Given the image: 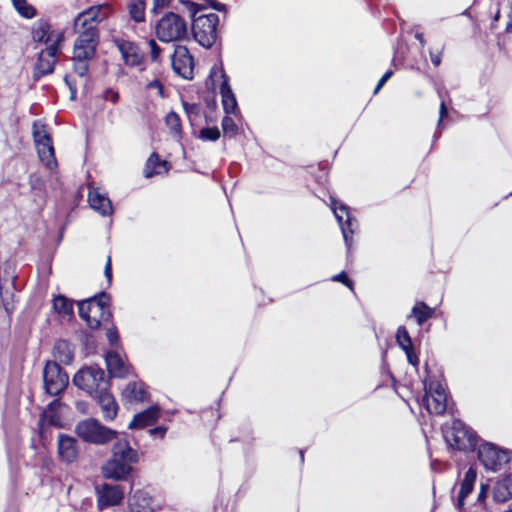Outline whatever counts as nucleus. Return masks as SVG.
<instances>
[{"label":"nucleus","mask_w":512,"mask_h":512,"mask_svg":"<svg viewBox=\"0 0 512 512\" xmlns=\"http://www.w3.org/2000/svg\"><path fill=\"white\" fill-rule=\"evenodd\" d=\"M139 455L126 439H118L112 448V457L102 467L105 478L116 481L125 480L132 472V465L137 463Z\"/></svg>","instance_id":"f257e3e1"},{"label":"nucleus","mask_w":512,"mask_h":512,"mask_svg":"<svg viewBox=\"0 0 512 512\" xmlns=\"http://www.w3.org/2000/svg\"><path fill=\"white\" fill-rule=\"evenodd\" d=\"M186 9L190 13L192 20V33L194 39L203 47L210 48L217 39V26L219 17L215 13L196 16L199 11L197 4L184 1Z\"/></svg>","instance_id":"f03ea898"},{"label":"nucleus","mask_w":512,"mask_h":512,"mask_svg":"<svg viewBox=\"0 0 512 512\" xmlns=\"http://www.w3.org/2000/svg\"><path fill=\"white\" fill-rule=\"evenodd\" d=\"M78 33L79 36L74 43L72 59L74 71L83 77L88 71L89 61L95 55L98 45V32L89 28L88 30H80Z\"/></svg>","instance_id":"7ed1b4c3"},{"label":"nucleus","mask_w":512,"mask_h":512,"mask_svg":"<svg viewBox=\"0 0 512 512\" xmlns=\"http://www.w3.org/2000/svg\"><path fill=\"white\" fill-rule=\"evenodd\" d=\"M75 433L87 443L105 445L113 440H118L119 433L102 425L94 418H88L78 422L75 426Z\"/></svg>","instance_id":"20e7f679"},{"label":"nucleus","mask_w":512,"mask_h":512,"mask_svg":"<svg viewBox=\"0 0 512 512\" xmlns=\"http://www.w3.org/2000/svg\"><path fill=\"white\" fill-rule=\"evenodd\" d=\"M443 437L449 447L457 450H474L477 447V436L462 421L453 420L442 428Z\"/></svg>","instance_id":"39448f33"},{"label":"nucleus","mask_w":512,"mask_h":512,"mask_svg":"<svg viewBox=\"0 0 512 512\" xmlns=\"http://www.w3.org/2000/svg\"><path fill=\"white\" fill-rule=\"evenodd\" d=\"M156 36L161 42L184 40L188 35V27L182 17L173 12L165 13L156 23Z\"/></svg>","instance_id":"423d86ee"},{"label":"nucleus","mask_w":512,"mask_h":512,"mask_svg":"<svg viewBox=\"0 0 512 512\" xmlns=\"http://www.w3.org/2000/svg\"><path fill=\"white\" fill-rule=\"evenodd\" d=\"M31 37L35 43L46 45L43 50L60 52L65 33L64 30L54 28L47 20L39 19L32 25Z\"/></svg>","instance_id":"0eeeda50"},{"label":"nucleus","mask_w":512,"mask_h":512,"mask_svg":"<svg viewBox=\"0 0 512 512\" xmlns=\"http://www.w3.org/2000/svg\"><path fill=\"white\" fill-rule=\"evenodd\" d=\"M73 383L91 396L108 388L105 373L97 366H89L79 370L73 377Z\"/></svg>","instance_id":"6e6552de"},{"label":"nucleus","mask_w":512,"mask_h":512,"mask_svg":"<svg viewBox=\"0 0 512 512\" xmlns=\"http://www.w3.org/2000/svg\"><path fill=\"white\" fill-rule=\"evenodd\" d=\"M32 134L40 161L47 169L51 171L55 170L57 168V160L55 158L52 139L46 126L40 122H35L33 124Z\"/></svg>","instance_id":"1a4fd4ad"},{"label":"nucleus","mask_w":512,"mask_h":512,"mask_svg":"<svg viewBox=\"0 0 512 512\" xmlns=\"http://www.w3.org/2000/svg\"><path fill=\"white\" fill-rule=\"evenodd\" d=\"M425 395L422 403L430 414L440 415L447 408V394L445 387L436 380H426L424 382Z\"/></svg>","instance_id":"9d476101"},{"label":"nucleus","mask_w":512,"mask_h":512,"mask_svg":"<svg viewBox=\"0 0 512 512\" xmlns=\"http://www.w3.org/2000/svg\"><path fill=\"white\" fill-rule=\"evenodd\" d=\"M44 388L51 396L59 395L68 385V375L56 361H48L43 371Z\"/></svg>","instance_id":"9b49d317"},{"label":"nucleus","mask_w":512,"mask_h":512,"mask_svg":"<svg viewBox=\"0 0 512 512\" xmlns=\"http://www.w3.org/2000/svg\"><path fill=\"white\" fill-rule=\"evenodd\" d=\"M478 459L487 470L497 471L509 461L505 450L493 443L484 442L478 447Z\"/></svg>","instance_id":"f8f14e48"},{"label":"nucleus","mask_w":512,"mask_h":512,"mask_svg":"<svg viewBox=\"0 0 512 512\" xmlns=\"http://www.w3.org/2000/svg\"><path fill=\"white\" fill-rule=\"evenodd\" d=\"M331 208L341 228L345 244L349 249L352 245V236L358 226L357 220L351 216L348 207L343 203L332 199Z\"/></svg>","instance_id":"ddd939ff"},{"label":"nucleus","mask_w":512,"mask_h":512,"mask_svg":"<svg viewBox=\"0 0 512 512\" xmlns=\"http://www.w3.org/2000/svg\"><path fill=\"white\" fill-rule=\"evenodd\" d=\"M108 8L101 6H94L88 10L80 13L74 20L75 32L80 30H88L91 28L94 32H98L96 25L107 17Z\"/></svg>","instance_id":"4468645a"},{"label":"nucleus","mask_w":512,"mask_h":512,"mask_svg":"<svg viewBox=\"0 0 512 512\" xmlns=\"http://www.w3.org/2000/svg\"><path fill=\"white\" fill-rule=\"evenodd\" d=\"M173 70L185 79L192 78L194 61L187 47L178 45L171 57Z\"/></svg>","instance_id":"2eb2a0df"},{"label":"nucleus","mask_w":512,"mask_h":512,"mask_svg":"<svg viewBox=\"0 0 512 512\" xmlns=\"http://www.w3.org/2000/svg\"><path fill=\"white\" fill-rule=\"evenodd\" d=\"M213 73L215 75L219 74L220 78L222 79L220 86H219V92L221 95V102H222V106H223L225 113L237 116L240 113V111L238 108L235 94L233 93V91L231 89V86L229 84L228 77H227L225 71L222 68H218Z\"/></svg>","instance_id":"dca6fc26"},{"label":"nucleus","mask_w":512,"mask_h":512,"mask_svg":"<svg viewBox=\"0 0 512 512\" xmlns=\"http://www.w3.org/2000/svg\"><path fill=\"white\" fill-rule=\"evenodd\" d=\"M98 506L100 509L120 504L124 491L120 485L103 484L97 488Z\"/></svg>","instance_id":"f3484780"},{"label":"nucleus","mask_w":512,"mask_h":512,"mask_svg":"<svg viewBox=\"0 0 512 512\" xmlns=\"http://www.w3.org/2000/svg\"><path fill=\"white\" fill-rule=\"evenodd\" d=\"M57 451L59 458L67 463H73L77 460L79 449L77 440L65 434H59L57 438Z\"/></svg>","instance_id":"a211bd4d"},{"label":"nucleus","mask_w":512,"mask_h":512,"mask_svg":"<svg viewBox=\"0 0 512 512\" xmlns=\"http://www.w3.org/2000/svg\"><path fill=\"white\" fill-rule=\"evenodd\" d=\"M108 296L102 292L98 295L95 305L92 306L91 315L88 318L87 325L91 329L98 328L102 322L109 321L111 313L107 306Z\"/></svg>","instance_id":"6ab92c4d"},{"label":"nucleus","mask_w":512,"mask_h":512,"mask_svg":"<svg viewBox=\"0 0 512 512\" xmlns=\"http://www.w3.org/2000/svg\"><path fill=\"white\" fill-rule=\"evenodd\" d=\"M60 52L41 50L38 54L37 62L34 66L33 76L35 79L51 74L54 71L57 62V56Z\"/></svg>","instance_id":"aec40b11"},{"label":"nucleus","mask_w":512,"mask_h":512,"mask_svg":"<svg viewBox=\"0 0 512 512\" xmlns=\"http://www.w3.org/2000/svg\"><path fill=\"white\" fill-rule=\"evenodd\" d=\"M476 477L475 469L470 467L460 483L458 495L454 500V507L458 512H465V499L473 491Z\"/></svg>","instance_id":"412c9836"},{"label":"nucleus","mask_w":512,"mask_h":512,"mask_svg":"<svg viewBox=\"0 0 512 512\" xmlns=\"http://www.w3.org/2000/svg\"><path fill=\"white\" fill-rule=\"evenodd\" d=\"M88 202L90 207L101 216H110L113 213L111 200L98 188L89 187Z\"/></svg>","instance_id":"4be33fe9"},{"label":"nucleus","mask_w":512,"mask_h":512,"mask_svg":"<svg viewBox=\"0 0 512 512\" xmlns=\"http://www.w3.org/2000/svg\"><path fill=\"white\" fill-rule=\"evenodd\" d=\"M160 407L158 405H152L134 415L131 422L128 424L129 429H143L156 423L160 417Z\"/></svg>","instance_id":"5701e85b"},{"label":"nucleus","mask_w":512,"mask_h":512,"mask_svg":"<svg viewBox=\"0 0 512 512\" xmlns=\"http://www.w3.org/2000/svg\"><path fill=\"white\" fill-rule=\"evenodd\" d=\"M116 44L127 65L138 66L142 63L143 53L135 43L126 40H118Z\"/></svg>","instance_id":"b1692460"},{"label":"nucleus","mask_w":512,"mask_h":512,"mask_svg":"<svg viewBox=\"0 0 512 512\" xmlns=\"http://www.w3.org/2000/svg\"><path fill=\"white\" fill-rule=\"evenodd\" d=\"M122 397L127 403H140L149 400V393L143 382L132 381L123 389Z\"/></svg>","instance_id":"393cba45"},{"label":"nucleus","mask_w":512,"mask_h":512,"mask_svg":"<svg viewBox=\"0 0 512 512\" xmlns=\"http://www.w3.org/2000/svg\"><path fill=\"white\" fill-rule=\"evenodd\" d=\"M101 408L103 418L106 421H112L118 412V405L111 393L108 392V388L101 390L93 396Z\"/></svg>","instance_id":"a878e982"},{"label":"nucleus","mask_w":512,"mask_h":512,"mask_svg":"<svg viewBox=\"0 0 512 512\" xmlns=\"http://www.w3.org/2000/svg\"><path fill=\"white\" fill-rule=\"evenodd\" d=\"M106 365L111 376L123 378L129 374L130 366L114 351L106 355Z\"/></svg>","instance_id":"bb28decb"},{"label":"nucleus","mask_w":512,"mask_h":512,"mask_svg":"<svg viewBox=\"0 0 512 512\" xmlns=\"http://www.w3.org/2000/svg\"><path fill=\"white\" fill-rule=\"evenodd\" d=\"M129 505L131 512H154L157 509L150 495L142 490L132 495Z\"/></svg>","instance_id":"cd10ccee"},{"label":"nucleus","mask_w":512,"mask_h":512,"mask_svg":"<svg viewBox=\"0 0 512 512\" xmlns=\"http://www.w3.org/2000/svg\"><path fill=\"white\" fill-rule=\"evenodd\" d=\"M493 498L497 502H505L512 498V473L499 479L493 488Z\"/></svg>","instance_id":"c85d7f7f"},{"label":"nucleus","mask_w":512,"mask_h":512,"mask_svg":"<svg viewBox=\"0 0 512 512\" xmlns=\"http://www.w3.org/2000/svg\"><path fill=\"white\" fill-rule=\"evenodd\" d=\"M168 171V163L159 159L156 153H153L147 160L144 175L146 178H151L154 175L166 173Z\"/></svg>","instance_id":"c756f323"},{"label":"nucleus","mask_w":512,"mask_h":512,"mask_svg":"<svg viewBox=\"0 0 512 512\" xmlns=\"http://www.w3.org/2000/svg\"><path fill=\"white\" fill-rule=\"evenodd\" d=\"M53 356L56 361L63 364H70L74 354L71 345L65 340L56 341L53 348Z\"/></svg>","instance_id":"7c9ffc66"},{"label":"nucleus","mask_w":512,"mask_h":512,"mask_svg":"<svg viewBox=\"0 0 512 512\" xmlns=\"http://www.w3.org/2000/svg\"><path fill=\"white\" fill-rule=\"evenodd\" d=\"M433 314L434 309L422 301L416 302L411 311V315L416 319L418 325H422L428 319L432 318Z\"/></svg>","instance_id":"2f4dec72"},{"label":"nucleus","mask_w":512,"mask_h":512,"mask_svg":"<svg viewBox=\"0 0 512 512\" xmlns=\"http://www.w3.org/2000/svg\"><path fill=\"white\" fill-rule=\"evenodd\" d=\"M54 309L63 317H71L73 315V303L64 296H57L53 300Z\"/></svg>","instance_id":"473e14b6"},{"label":"nucleus","mask_w":512,"mask_h":512,"mask_svg":"<svg viewBox=\"0 0 512 512\" xmlns=\"http://www.w3.org/2000/svg\"><path fill=\"white\" fill-rule=\"evenodd\" d=\"M129 13L131 18L136 22H142L145 19V3L144 0H134L129 4Z\"/></svg>","instance_id":"72a5a7b5"},{"label":"nucleus","mask_w":512,"mask_h":512,"mask_svg":"<svg viewBox=\"0 0 512 512\" xmlns=\"http://www.w3.org/2000/svg\"><path fill=\"white\" fill-rule=\"evenodd\" d=\"M12 4L16 11L26 19H31L36 15V9L26 0H12Z\"/></svg>","instance_id":"f704fd0d"},{"label":"nucleus","mask_w":512,"mask_h":512,"mask_svg":"<svg viewBox=\"0 0 512 512\" xmlns=\"http://www.w3.org/2000/svg\"><path fill=\"white\" fill-rule=\"evenodd\" d=\"M98 296H94L90 299L78 302V313L79 316L87 323L89 316L91 315L92 306L95 305Z\"/></svg>","instance_id":"c9c22d12"},{"label":"nucleus","mask_w":512,"mask_h":512,"mask_svg":"<svg viewBox=\"0 0 512 512\" xmlns=\"http://www.w3.org/2000/svg\"><path fill=\"white\" fill-rule=\"evenodd\" d=\"M396 341L402 350L413 347L411 337L405 327L400 326L396 332Z\"/></svg>","instance_id":"e433bc0d"},{"label":"nucleus","mask_w":512,"mask_h":512,"mask_svg":"<svg viewBox=\"0 0 512 512\" xmlns=\"http://www.w3.org/2000/svg\"><path fill=\"white\" fill-rule=\"evenodd\" d=\"M166 126L171 130L175 135L181 134V122L179 116L171 111L165 117Z\"/></svg>","instance_id":"4c0bfd02"},{"label":"nucleus","mask_w":512,"mask_h":512,"mask_svg":"<svg viewBox=\"0 0 512 512\" xmlns=\"http://www.w3.org/2000/svg\"><path fill=\"white\" fill-rule=\"evenodd\" d=\"M227 114L221 122V126L225 136L234 137L238 133V126L235 121Z\"/></svg>","instance_id":"58836bf2"},{"label":"nucleus","mask_w":512,"mask_h":512,"mask_svg":"<svg viewBox=\"0 0 512 512\" xmlns=\"http://www.w3.org/2000/svg\"><path fill=\"white\" fill-rule=\"evenodd\" d=\"M203 141H217L220 138V130L217 127L202 128L198 135Z\"/></svg>","instance_id":"ea45409f"},{"label":"nucleus","mask_w":512,"mask_h":512,"mask_svg":"<svg viewBox=\"0 0 512 512\" xmlns=\"http://www.w3.org/2000/svg\"><path fill=\"white\" fill-rule=\"evenodd\" d=\"M183 107L190 123L193 124L201 113V105L184 102Z\"/></svg>","instance_id":"a19ab883"},{"label":"nucleus","mask_w":512,"mask_h":512,"mask_svg":"<svg viewBox=\"0 0 512 512\" xmlns=\"http://www.w3.org/2000/svg\"><path fill=\"white\" fill-rule=\"evenodd\" d=\"M171 3V0H153V7L151 12L154 14H158L163 9L167 8Z\"/></svg>","instance_id":"79ce46f5"},{"label":"nucleus","mask_w":512,"mask_h":512,"mask_svg":"<svg viewBox=\"0 0 512 512\" xmlns=\"http://www.w3.org/2000/svg\"><path fill=\"white\" fill-rule=\"evenodd\" d=\"M406 354V357H407V361L413 365L414 367H416L419 363V359H418V356L416 355V353L414 352V349L413 347H410L408 349H405L403 350Z\"/></svg>","instance_id":"37998d69"},{"label":"nucleus","mask_w":512,"mask_h":512,"mask_svg":"<svg viewBox=\"0 0 512 512\" xmlns=\"http://www.w3.org/2000/svg\"><path fill=\"white\" fill-rule=\"evenodd\" d=\"M146 88H147L148 90H155V91H156V93H157V95H159L160 97H162V96H163V85H162V83H161L159 80H157V79H155V80H153V81L149 82V83L147 84Z\"/></svg>","instance_id":"c03bdc74"},{"label":"nucleus","mask_w":512,"mask_h":512,"mask_svg":"<svg viewBox=\"0 0 512 512\" xmlns=\"http://www.w3.org/2000/svg\"><path fill=\"white\" fill-rule=\"evenodd\" d=\"M147 43L150 47L151 59L154 61L157 60V58L160 54V51H161L160 47L157 45V43L153 39H150Z\"/></svg>","instance_id":"a18cd8bd"},{"label":"nucleus","mask_w":512,"mask_h":512,"mask_svg":"<svg viewBox=\"0 0 512 512\" xmlns=\"http://www.w3.org/2000/svg\"><path fill=\"white\" fill-rule=\"evenodd\" d=\"M332 281H335V282H341L343 283L344 285H346L347 287L349 288H352V282L351 280L347 277L346 273L345 272H341L337 275H334L332 277Z\"/></svg>","instance_id":"49530a36"},{"label":"nucleus","mask_w":512,"mask_h":512,"mask_svg":"<svg viewBox=\"0 0 512 512\" xmlns=\"http://www.w3.org/2000/svg\"><path fill=\"white\" fill-rule=\"evenodd\" d=\"M167 427L166 426H158L149 430V435L152 437H159L163 439L166 435Z\"/></svg>","instance_id":"de8ad7c7"},{"label":"nucleus","mask_w":512,"mask_h":512,"mask_svg":"<svg viewBox=\"0 0 512 512\" xmlns=\"http://www.w3.org/2000/svg\"><path fill=\"white\" fill-rule=\"evenodd\" d=\"M393 72L391 70L385 72L383 74V76L380 78V80L378 81L375 89H374V94H377L380 89L383 87V85L388 81V79L392 76Z\"/></svg>","instance_id":"09e8293b"},{"label":"nucleus","mask_w":512,"mask_h":512,"mask_svg":"<svg viewBox=\"0 0 512 512\" xmlns=\"http://www.w3.org/2000/svg\"><path fill=\"white\" fill-rule=\"evenodd\" d=\"M107 339L111 345H115L118 342L119 336L116 328L112 327L107 329Z\"/></svg>","instance_id":"8fccbe9b"},{"label":"nucleus","mask_w":512,"mask_h":512,"mask_svg":"<svg viewBox=\"0 0 512 512\" xmlns=\"http://www.w3.org/2000/svg\"><path fill=\"white\" fill-rule=\"evenodd\" d=\"M54 405H60L59 401L55 400L54 402H52L50 404L49 410L45 412V417L48 419L49 424L54 425V426H58L59 425V421L57 419H55L54 416L49 415V412H50V410H52Z\"/></svg>","instance_id":"3c124183"},{"label":"nucleus","mask_w":512,"mask_h":512,"mask_svg":"<svg viewBox=\"0 0 512 512\" xmlns=\"http://www.w3.org/2000/svg\"><path fill=\"white\" fill-rule=\"evenodd\" d=\"M104 275L108 281V283L111 282L112 279V265H111V257L107 256L106 264L104 267Z\"/></svg>","instance_id":"603ef678"},{"label":"nucleus","mask_w":512,"mask_h":512,"mask_svg":"<svg viewBox=\"0 0 512 512\" xmlns=\"http://www.w3.org/2000/svg\"><path fill=\"white\" fill-rule=\"evenodd\" d=\"M104 98L112 103H116L119 99V94L112 89H108L105 91Z\"/></svg>","instance_id":"864d4df0"},{"label":"nucleus","mask_w":512,"mask_h":512,"mask_svg":"<svg viewBox=\"0 0 512 512\" xmlns=\"http://www.w3.org/2000/svg\"><path fill=\"white\" fill-rule=\"evenodd\" d=\"M447 115H448L447 107H446V104H445L444 100H442L441 103H440L438 127L440 126L442 120L445 117H447Z\"/></svg>","instance_id":"5fc2aeb1"},{"label":"nucleus","mask_w":512,"mask_h":512,"mask_svg":"<svg viewBox=\"0 0 512 512\" xmlns=\"http://www.w3.org/2000/svg\"><path fill=\"white\" fill-rule=\"evenodd\" d=\"M471 512H491L485 503H474Z\"/></svg>","instance_id":"6e6d98bb"},{"label":"nucleus","mask_w":512,"mask_h":512,"mask_svg":"<svg viewBox=\"0 0 512 512\" xmlns=\"http://www.w3.org/2000/svg\"><path fill=\"white\" fill-rule=\"evenodd\" d=\"M487 496V488L484 485H481L480 491L477 496V500L475 503H485V499Z\"/></svg>","instance_id":"4d7b16f0"},{"label":"nucleus","mask_w":512,"mask_h":512,"mask_svg":"<svg viewBox=\"0 0 512 512\" xmlns=\"http://www.w3.org/2000/svg\"><path fill=\"white\" fill-rule=\"evenodd\" d=\"M430 59L434 66H439L441 63V52L434 53L430 51Z\"/></svg>","instance_id":"13d9d810"},{"label":"nucleus","mask_w":512,"mask_h":512,"mask_svg":"<svg viewBox=\"0 0 512 512\" xmlns=\"http://www.w3.org/2000/svg\"><path fill=\"white\" fill-rule=\"evenodd\" d=\"M210 6L212 8H214L215 10H218V11H225L226 10V7L224 4H221V3H218L214 0H210Z\"/></svg>","instance_id":"bf43d9fd"},{"label":"nucleus","mask_w":512,"mask_h":512,"mask_svg":"<svg viewBox=\"0 0 512 512\" xmlns=\"http://www.w3.org/2000/svg\"><path fill=\"white\" fill-rule=\"evenodd\" d=\"M415 38L419 41L421 47L423 48L426 44L423 34L420 32H417L415 34Z\"/></svg>","instance_id":"052dcab7"},{"label":"nucleus","mask_w":512,"mask_h":512,"mask_svg":"<svg viewBox=\"0 0 512 512\" xmlns=\"http://www.w3.org/2000/svg\"><path fill=\"white\" fill-rule=\"evenodd\" d=\"M65 81H66V83L68 84V86H69L70 90L72 91V96H73V95H74V93H75V91H73L72 86H71V84H70V82H69V80H68V77H67V76L65 77Z\"/></svg>","instance_id":"680f3d73"},{"label":"nucleus","mask_w":512,"mask_h":512,"mask_svg":"<svg viewBox=\"0 0 512 512\" xmlns=\"http://www.w3.org/2000/svg\"><path fill=\"white\" fill-rule=\"evenodd\" d=\"M504 512H512V504L509 506V508Z\"/></svg>","instance_id":"e2e57ef3"},{"label":"nucleus","mask_w":512,"mask_h":512,"mask_svg":"<svg viewBox=\"0 0 512 512\" xmlns=\"http://www.w3.org/2000/svg\"><path fill=\"white\" fill-rule=\"evenodd\" d=\"M300 458H301V461H303V460H304V455H303V452H302V451L300 452Z\"/></svg>","instance_id":"0e129e2a"},{"label":"nucleus","mask_w":512,"mask_h":512,"mask_svg":"<svg viewBox=\"0 0 512 512\" xmlns=\"http://www.w3.org/2000/svg\"><path fill=\"white\" fill-rule=\"evenodd\" d=\"M498 17H499V13H497V14L495 15L494 19H498Z\"/></svg>","instance_id":"69168bd1"}]
</instances>
